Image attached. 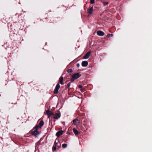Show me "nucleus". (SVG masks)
I'll list each match as a JSON object with an SVG mask.
<instances>
[{
  "mask_svg": "<svg viewBox=\"0 0 152 152\" xmlns=\"http://www.w3.org/2000/svg\"><path fill=\"white\" fill-rule=\"evenodd\" d=\"M113 34H108L107 35V37H111L113 36Z\"/></svg>",
  "mask_w": 152,
  "mask_h": 152,
  "instance_id": "412c9836",
  "label": "nucleus"
},
{
  "mask_svg": "<svg viewBox=\"0 0 152 152\" xmlns=\"http://www.w3.org/2000/svg\"><path fill=\"white\" fill-rule=\"evenodd\" d=\"M56 145H53V151H56V150L57 148H56Z\"/></svg>",
  "mask_w": 152,
  "mask_h": 152,
  "instance_id": "dca6fc26",
  "label": "nucleus"
},
{
  "mask_svg": "<svg viewBox=\"0 0 152 152\" xmlns=\"http://www.w3.org/2000/svg\"><path fill=\"white\" fill-rule=\"evenodd\" d=\"M72 71L73 70L71 69H70L67 70V72L68 73H72Z\"/></svg>",
  "mask_w": 152,
  "mask_h": 152,
  "instance_id": "f3484780",
  "label": "nucleus"
},
{
  "mask_svg": "<svg viewBox=\"0 0 152 152\" xmlns=\"http://www.w3.org/2000/svg\"><path fill=\"white\" fill-rule=\"evenodd\" d=\"M67 146V144H63L62 145V147L63 148H65Z\"/></svg>",
  "mask_w": 152,
  "mask_h": 152,
  "instance_id": "a211bd4d",
  "label": "nucleus"
},
{
  "mask_svg": "<svg viewBox=\"0 0 152 152\" xmlns=\"http://www.w3.org/2000/svg\"><path fill=\"white\" fill-rule=\"evenodd\" d=\"M97 34L100 36H102L104 34V32L101 31H98L97 32Z\"/></svg>",
  "mask_w": 152,
  "mask_h": 152,
  "instance_id": "9d476101",
  "label": "nucleus"
},
{
  "mask_svg": "<svg viewBox=\"0 0 152 152\" xmlns=\"http://www.w3.org/2000/svg\"><path fill=\"white\" fill-rule=\"evenodd\" d=\"M103 3L104 6H106L107 5V4L108 2H106L104 1L103 2Z\"/></svg>",
  "mask_w": 152,
  "mask_h": 152,
  "instance_id": "aec40b11",
  "label": "nucleus"
},
{
  "mask_svg": "<svg viewBox=\"0 0 152 152\" xmlns=\"http://www.w3.org/2000/svg\"><path fill=\"white\" fill-rule=\"evenodd\" d=\"M91 53V52L90 51H89L86 54L83 56V58L85 59H87L88 58Z\"/></svg>",
  "mask_w": 152,
  "mask_h": 152,
  "instance_id": "39448f33",
  "label": "nucleus"
},
{
  "mask_svg": "<svg viewBox=\"0 0 152 152\" xmlns=\"http://www.w3.org/2000/svg\"><path fill=\"white\" fill-rule=\"evenodd\" d=\"M44 124V122L42 121L39 123V126L40 127H41Z\"/></svg>",
  "mask_w": 152,
  "mask_h": 152,
  "instance_id": "4468645a",
  "label": "nucleus"
},
{
  "mask_svg": "<svg viewBox=\"0 0 152 152\" xmlns=\"http://www.w3.org/2000/svg\"><path fill=\"white\" fill-rule=\"evenodd\" d=\"M73 130L74 133L76 135H77L80 134V132L75 128H74Z\"/></svg>",
  "mask_w": 152,
  "mask_h": 152,
  "instance_id": "9b49d317",
  "label": "nucleus"
},
{
  "mask_svg": "<svg viewBox=\"0 0 152 152\" xmlns=\"http://www.w3.org/2000/svg\"><path fill=\"white\" fill-rule=\"evenodd\" d=\"M63 131L62 130L58 131L56 134V135L57 137H59L63 134Z\"/></svg>",
  "mask_w": 152,
  "mask_h": 152,
  "instance_id": "1a4fd4ad",
  "label": "nucleus"
},
{
  "mask_svg": "<svg viewBox=\"0 0 152 152\" xmlns=\"http://www.w3.org/2000/svg\"><path fill=\"white\" fill-rule=\"evenodd\" d=\"M64 77H61L59 79V81L58 83H60L62 85L63 84V81Z\"/></svg>",
  "mask_w": 152,
  "mask_h": 152,
  "instance_id": "f8f14e48",
  "label": "nucleus"
},
{
  "mask_svg": "<svg viewBox=\"0 0 152 152\" xmlns=\"http://www.w3.org/2000/svg\"><path fill=\"white\" fill-rule=\"evenodd\" d=\"M57 144H58V142H57L56 140L54 142V145H56V146H57Z\"/></svg>",
  "mask_w": 152,
  "mask_h": 152,
  "instance_id": "5701e85b",
  "label": "nucleus"
},
{
  "mask_svg": "<svg viewBox=\"0 0 152 152\" xmlns=\"http://www.w3.org/2000/svg\"><path fill=\"white\" fill-rule=\"evenodd\" d=\"M78 87L79 88H81L83 87V86L81 85H79V86H78Z\"/></svg>",
  "mask_w": 152,
  "mask_h": 152,
  "instance_id": "b1692460",
  "label": "nucleus"
},
{
  "mask_svg": "<svg viewBox=\"0 0 152 152\" xmlns=\"http://www.w3.org/2000/svg\"><path fill=\"white\" fill-rule=\"evenodd\" d=\"M60 113H56L54 116V118L55 119H58L60 118Z\"/></svg>",
  "mask_w": 152,
  "mask_h": 152,
  "instance_id": "0eeeda50",
  "label": "nucleus"
},
{
  "mask_svg": "<svg viewBox=\"0 0 152 152\" xmlns=\"http://www.w3.org/2000/svg\"><path fill=\"white\" fill-rule=\"evenodd\" d=\"M80 66V64H77V66L78 67H79Z\"/></svg>",
  "mask_w": 152,
  "mask_h": 152,
  "instance_id": "393cba45",
  "label": "nucleus"
},
{
  "mask_svg": "<svg viewBox=\"0 0 152 152\" xmlns=\"http://www.w3.org/2000/svg\"><path fill=\"white\" fill-rule=\"evenodd\" d=\"M81 75L79 73H75L72 75V77H73L75 79H77Z\"/></svg>",
  "mask_w": 152,
  "mask_h": 152,
  "instance_id": "7ed1b4c3",
  "label": "nucleus"
},
{
  "mask_svg": "<svg viewBox=\"0 0 152 152\" xmlns=\"http://www.w3.org/2000/svg\"><path fill=\"white\" fill-rule=\"evenodd\" d=\"M94 0H90V3L91 4H93L94 3Z\"/></svg>",
  "mask_w": 152,
  "mask_h": 152,
  "instance_id": "4be33fe9",
  "label": "nucleus"
},
{
  "mask_svg": "<svg viewBox=\"0 0 152 152\" xmlns=\"http://www.w3.org/2000/svg\"><path fill=\"white\" fill-rule=\"evenodd\" d=\"M38 126H36L34 129V130L31 132V134L32 135H34L36 137L37 135L39 134V132L37 131V127Z\"/></svg>",
  "mask_w": 152,
  "mask_h": 152,
  "instance_id": "f257e3e1",
  "label": "nucleus"
},
{
  "mask_svg": "<svg viewBox=\"0 0 152 152\" xmlns=\"http://www.w3.org/2000/svg\"><path fill=\"white\" fill-rule=\"evenodd\" d=\"M38 142H39V141H38Z\"/></svg>",
  "mask_w": 152,
  "mask_h": 152,
  "instance_id": "cd10ccee",
  "label": "nucleus"
},
{
  "mask_svg": "<svg viewBox=\"0 0 152 152\" xmlns=\"http://www.w3.org/2000/svg\"><path fill=\"white\" fill-rule=\"evenodd\" d=\"M66 141H67V139H66Z\"/></svg>",
  "mask_w": 152,
  "mask_h": 152,
  "instance_id": "bb28decb",
  "label": "nucleus"
},
{
  "mask_svg": "<svg viewBox=\"0 0 152 152\" xmlns=\"http://www.w3.org/2000/svg\"><path fill=\"white\" fill-rule=\"evenodd\" d=\"M93 10V7H91L89 8L87 10L88 13L89 14H91L92 13V12Z\"/></svg>",
  "mask_w": 152,
  "mask_h": 152,
  "instance_id": "423d86ee",
  "label": "nucleus"
},
{
  "mask_svg": "<svg viewBox=\"0 0 152 152\" xmlns=\"http://www.w3.org/2000/svg\"><path fill=\"white\" fill-rule=\"evenodd\" d=\"M75 80H76V79L75 78H74L73 77H72V78L71 79V82H73Z\"/></svg>",
  "mask_w": 152,
  "mask_h": 152,
  "instance_id": "6ab92c4d",
  "label": "nucleus"
},
{
  "mask_svg": "<svg viewBox=\"0 0 152 152\" xmlns=\"http://www.w3.org/2000/svg\"><path fill=\"white\" fill-rule=\"evenodd\" d=\"M78 121V120L77 119L73 120L72 121L73 124L75 125H77V122Z\"/></svg>",
  "mask_w": 152,
  "mask_h": 152,
  "instance_id": "ddd939ff",
  "label": "nucleus"
},
{
  "mask_svg": "<svg viewBox=\"0 0 152 152\" xmlns=\"http://www.w3.org/2000/svg\"><path fill=\"white\" fill-rule=\"evenodd\" d=\"M60 87V85L59 83L56 85V87L54 90V94H57L58 93V90Z\"/></svg>",
  "mask_w": 152,
  "mask_h": 152,
  "instance_id": "f03ea898",
  "label": "nucleus"
},
{
  "mask_svg": "<svg viewBox=\"0 0 152 152\" xmlns=\"http://www.w3.org/2000/svg\"><path fill=\"white\" fill-rule=\"evenodd\" d=\"M71 85V83H69L67 84V88L68 89V91H69L70 89H71V88H70V86Z\"/></svg>",
  "mask_w": 152,
  "mask_h": 152,
  "instance_id": "2eb2a0df",
  "label": "nucleus"
},
{
  "mask_svg": "<svg viewBox=\"0 0 152 152\" xmlns=\"http://www.w3.org/2000/svg\"><path fill=\"white\" fill-rule=\"evenodd\" d=\"M88 63L86 61H83L82 62L81 65L83 66L86 67L88 65Z\"/></svg>",
  "mask_w": 152,
  "mask_h": 152,
  "instance_id": "6e6552de",
  "label": "nucleus"
},
{
  "mask_svg": "<svg viewBox=\"0 0 152 152\" xmlns=\"http://www.w3.org/2000/svg\"><path fill=\"white\" fill-rule=\"evenodd\" d=\"M83 119H82V121H83Z\"/></svg>",
  "mask_w": 152,
  "mask_h": 152,
  "instance_id": "a878e982",
  "label": "nucleus"
},
{
  "mask_svg": "<svg viewBox=\"0 0 152 152\" xmlns=\"http://www.w3.org/2000/svg\"><path fill=\"white\" fill-rule=\"evenodd\" d=\"M46 114L48 115V117L51 116V115H54V113L50 111L49 110H48L46 111Z\"/></svg>",
  "mask_w": 152,
  "mask_h": 152,
  "instance_id": "20e7f679",
  "label": "nucleus"
}]
</instances>
